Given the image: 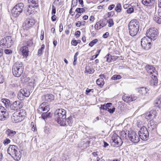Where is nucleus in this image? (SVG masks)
Here are the masks:
<instances>
[{
  "label": "nucleus",
  "mask_w": 161,
  "mask_h": 161,
  "mask_svg": "<svg viewBox=\"0 0 161 161\" xmlns=\"http://www.w3.org/2000/svg\"><path fill=\"white\" fill-rule=\"evenodd\" d=\"M66 111L63 109H58L55 112L54 114L57 122L61 126H65L66 124L65 119Z\"/></svg>",
  "instance_id": "1"
},
{
  "label": "nucleus",
  "mask_w": 161,
  "mask_h": 161,
  "mask_svg": "<svg viewBox=\"0 0 161 161\" xmlns=\"http://www.w3.org/2000/svg\"><path fill=\"white\" fill-rule=\"evenodd\" d=\"M139 23L138 20L136 19L132 20L128 25L129 33L132 36H136L139 30Z\"/></svg>",
  "instance_id": "2"
},
{
  "label": "nucleus",
  "mask_w": 161,
  "mask_h": 161,
  "mask_svg": "<svg viewBox=\"0 0 161 161\" xmlns=\"http://www.w3.org/2000/svg\"><path fill=\"white\" fill-rule=\"evenodd\" d=\"M24 66L22 63L17 61L15 63L12 68L13 75L16 77H20L23 72Z\"/></svg>",
  "instance_id": "3"
},
{
  "label": "nucleus",
  "mask_w": 161,
  "mask_h": 161,
  "mask_svg": "<svg viewBox=\"0 0 161 161\" xmlns=\"http://www.w3.org/2000/svg\"><path fill=\"white\" fill-rule=\"evenodd\" d=\"M7 152L14 160L19 161L21 158L20 152L15 145H10L7 150Z\"/></svg>",
  "instance_id": "4"
},
{
  "label": "nucleus",
  "mask_w": 161,
  "mask_h": 161,
  "mask_svg": "<svg viewBox=\"0 0 161 161\" xmlns=\"http://www.w3.org/2000/svg\"><path fill=\"white\" fill-rule=\"evenodd\" d=\"M26 112L23 110H20L19 112H15L11 117V120L14 123H17L23 120L26 116Z\"/></svg>",
  "instance_id": "5"
},
{
  "label": "nucleus",
  "mask_w": 161,
  "mask_h": 161,
  "mask_svg": "<svg viewBox=\"0 0 161 161\" xmlns=\"http://www.w3.org/2000/svg\"><path fill=\"white\" fill-rule=\"evenodd\" d=\"M13 44L11 37L7 36L2 39L0 41L1 47L3 48H6L11 47Z\"/></svg>",
  "instance_id": "6"
},
{
  "label": "nucleus",
  "mask_w": 161,
  "mask_h": 161,
  "mask_svg": "<svg viewBox=\"0 0 161 161\" xmlns=\"http://www.w3.org/2000/svg\"><path fill=\"white\" fill-rule=\"evenodd\" d=\"M24 7V4L22 3L17 4L11 10L12 15L15 17H18L22 12Z\"/></svg>",
  "instance_id": "7"
},
{
  "label": "nucleus",
  "mask_w": 161,
  "mask_h": 161,
  "mask_svg": "<svg viewBox=\"0 0 161 161\" xmlns=\"http://www.w3.org/2000/svg\"><path fill=\"white\" fill-rule=\"evenodd\" d=\"M158 35V30L154 28H152L147 31L146 37L149 38L151 40L154 41L157 38Z\"/></svg>",
  "instance_id": "8"
},
{
  "label": "nucleus",
  "mask_w": 161,
  "mask_h": 161,
  "mask_svg": "<svg viewBox=\"0 0 161 161\" xmlns=\"http://www.w3.org/2000/svg\"><path fill=\"white\" fill-rule=\"evenodd\" d=\"M152 40L149 38L145 36L141 40V44L142 47L146 50L150 49L152 46Z\"/></svg>",
  "instance_id": "9"
},
{
  "label": "nucleus",
  "mask_w": 161,
  "mask_h": 161,
  "mask_svg": "<svg viewBox=\"0 0 161 161\" xmlns=\"http://www.w3.org/2000/svg\"><path fill=\"white\" fill-rule=\"evenodd\" d=\"M139 136L142 140H147L148 138V131L146 127L143 126L138 132Z\"/></svg>",
  "instance_id": "10"
},
{
  "label": "nucleus",
  "mask_w": 161,
  "mask_h": 161,
  "mask_svg": "<svg viewBox=\"0 0 161 161\" xmlns=\"http://www.w3.org/2000/svg\"><path fill=\"white\" fill-rule=\"evenodd\" d=\"M24 104L22 102L19 101H16L10 105V108L13 111H15L22 108Z\"/></svg>",
  "instance_id": "11"
},
{
  "label": "nucleus",
  "mask_w": 161,
  "mask_h": 161,
  "mask_svg": "<svg viewBox=\"0 0 161 161\" xmlns=\"http://www.w3.org/2000/svg\"><path fill=\"white\" fill-rule=\"evenodd\" d=\"M36 23V20L32 17L28 18L25 21L23 24V26L25 27L26 29L27 30L33 26Z\"/></svg>",
  "instance_id": "12"
},
{
  "label": "nucleus",
  "mask_w": 161,
  "mask_h": 161,
  "mask_svg": "<svg viewBox=\"0 0 161 161\" xmlns=\"http://www.w3.org/2000/svg\"><path fill=\"white\" fill-rule=\"evenodd\" d=\"M128 137L130 140L134 143H137L140 141L139 136L134 131L128 133Z\"/></svg>",
  "instance_id": "13"
},
{
  "label": "nucleus",
  "mask_w": 161,
  "mask_h": 161,
  "mask_svg": "<svg viewBox=\"0 0 161 161\" xmlns=\"http://www.w3.org/2000/svg\"><path fill=\"white\" fill-rule=\"evenodd\" d=\"M8 114L6 109L3 107L0 106V120H5L8 117Z\"/></svg>",
  "instance_id": "14"
},
{
  "label": "nucleus",
  "mask_w": 161,
  "mask_h": 161,
  "mask_svg": "<svg viewBox=\"0 0 161 161\" xmlns=\"http://www.w3.org/2000/svg\"><path fill=\"white\" fill-rule=\"evenodd\" d=\"M156 110H152L149 112H147L145 114V118L147 120H153L157 115Z\"/></svg>",
  "instance_id": "15"
},
{
  "label": "nucleus",
  "mask_w": 161,
  "mask_h": 161,
  "mask_svg": "<svg viewBox=\"0 0 161 161\" xmlns=\"http://www.w3.org/2000/svg\"><path fill=\"white\" fill-rule=\"evenodd\" d=\"M145 69L148 73L149 74L150 76L153 75H158V72L155 70V67L153 66L147 65L145 66Z\"/></svg>",
  "instance_id": "16"
},
{
  "label": "nucleus",
  "mask_w": 161,
  "mask_h": 161,
  "mask_svg": "<svg viewBox=\"0 0 161 161\" xmlns=\"http://www.w3.org/2000/svg\"><path fill=\"white\" fill-rule=\"evenodd\" d=\"M112 139L113 142L116 143L118 146H121L123 143L122 138L116 134H114L113 135Z\"/></svg>",
  "instance_id": "17"
},
{
  "label": "nucleus",
  "mask_w": 161,
  "mask_h": 161,
  "mask_svg": "<svg viewBox=\"0 0 161 161\" xmlns=\"http://www.w3.org/2000/svg\"><path fill=\"white\" fill-rule=\"evenodd\" d=\"M30 5H28L26 6L25 8L24 12L25 13L26 15H29L31 14H34L37 12L34 8Z\"/></svg>",
  "instance_id": "18"
},
{
  "label": "nucleus",
  "mask_w": 161,
  "mask_h": 161,
  "mask_svg": "<svg viewBox=\"0 0 161 161\" xmlns=\"http://www.w3.org/2000/svg\"><path fill=\"white\" fill-rule=\"evenodd\" d=\"M147 126L149 131L151 130L152 132H153L156 131L157 125L155 122L153 120H150L148 122Z\"/></svg>",
  "instance_id": "19"
},
{
  "label": "nucleus",
  "mask_w": 161,
  "mask_h": 161,
  "mask_svg": "<svg viewBox=\"0 0 161 161\" xmlns=\"http://www.w3.org/2000/svg\"><path fill=\"white\" fill-rule=\"evenodd\" d=\"M90 141L88 140L87 138H85L82 140L79 144V146L81 149H83L88 147L90 144Z\"/></svg>",
  "instance_id": "20"
},
{
  "label": "nucleus",
  "mask_w": 161,
  "mask_h": 161,
  "mask_svg": "<svg viewBox=\"0 0 161 161\" xmlns=\"http://www.w3.org/2000/svg\"><path fill=\"white\" fill-rule=\"evenodd\" d=\"M136 98V97L134 95L129 96L125 94L122 97L123 100L126 103H130L132 101L135 100Z\"/></svg>",
  "instance_id": "21"
},
{
  "label": "nucleus",
  "mask_w": 161,
  "mask_h": 161,
  "mask_svg": "<svg viewBox=\"0 0 161 161\" xmlns=\"http://www.w3.org/2000/svg\"><path fill=\"white\" fill-rule=\"evenodd\" d=\"M50 107L48 104L45 102L42 103L39 106L38 111L39 112L42 111H46L48 112L49 110Z\"/></svg>",
  "instance_id": "22"
},
{
  "label": "nucleus",
  "mask_w": 161,
  "mask_h": 161,
  "mask_svg": "<svg viewBox=\"0 0 161 161\" xmlns=\"http://www.w3.org/2000/svg\"><path fill=\"white\" fill-rule=\"evenodd\" d=\"M107 25V21L106 20L104 19L100 20L97 22L95 25V28L96 29H100L104 26H106Z\"/></svg>",
  "instance_id": "23"
},
{
  "label": "nucleus",
  "mask_w": 161,
  "mask_h": 161,
  "mask_svg": "<svg viewBox=\"0 0 161 161\" xmlns=\"http://www.w3.org/2000/svg\"><path fill=\"white\" fill-rule=\"evenodd\" d=\"M149 91L148 89L145 87H142L138 88L137 91L142 96H147L148 94V92Z\"/></svg>",
  "instance_id": "24"
},
{
  "label": "nucleus",
  "mask_w": 161,
  "mask_h": 161,
  "mask_svg": "<svg viewBox=\"0 0 161 161\" xmlns=\"http://www.w3.org/2000/svg\"><path fill=\"white\" fill-rule=\"evenodd\" d=\"M142 2L144 5L148 7L154 6L155 3V0H142Z\"/></svg>",
  "instance_id": "25"
},
{
  "label": "nucleus",
  "mask_w": 161,
  "mask_h": 161,
  "mask_svg": "<svg viewBox=\"0 0 161 161\" xmlns=\"http://www.w3.org/2000/svg\"><path fill=\"white\" fill-rule=\"evenodd\" d=\"M20 51L23 56L27 57L28 55L29 50L27 46L22 47L20 49Z\"/></svg>",
  "instance_id": "26"
},
{
  "label": "nucleus",
  "mask_w": 161,
  "mask_h": 161,
  "mask_svg": "<svg viewBox=\"0 0 161 161\" xmlns=\"http://www.w3.org/2000/svg\"><path fill=\"white\" fill-rule=\"evenodd\" d=\"M157 75H153L151 76V79L150 81V84L152 86H156L158 83V80L157 77Z\"/></svg>",
  "instance_id": "27"
},
{
  "label": "nucleus",
  "mask_w": 161,
  "mask_h": 161,
  "mask_svg": "<svg viewBox=\"0 0 161 161\" xmlns=\"http://www.w3.org/2000/svg\"><path fill=\"white\" fill-rule=\"evenodd\" d=\"M45 99L48 102H51L54 99V96L52 94H47L45 95Z\"/></svg>",
  "instance_id": "28"
},
{
  "label": "nucleus",
  "mask_w": 161,
  "mask_h": 161,
  "mask_svg": "<svg viewBox=\"0 0 161 161\" xmlns=\"http://www.w3.org/2000/svg\"><path fill=\"white\" fill-rule=\"evenodd\" d=\"M129 131L127 130L125 131L123 130L120 132V137L121 138H122L123 139H125L126 138L127 136H128V133H129Z\"/></svg>",
  "instance_id": "29"
},
{
  "label": "nucleus",
  "mask_w": 161,
  "mask_h": 161,
  "mask_svg": "<svg viewBox=\"0 0 161 161\" xmlns=\"http://www.w3.org/2000/svg\"><path fill=\"white\" fill-rule=\"evenodd\" d=\"M20 91L23 94L25 97H28L30 95V92L28 91L26 88L21 89Z\"/></svg>",
  "instance_id": "30"
},
{
  "label": "nucleus",
  "mask_w": 161,
  "mask_h": 161,
  "mask_svg": "<svg viewBox=\"0 0 161 161\" xmlns=\"http://www.w3.org/2000/svg\"><path fill=\"white\" fill-rule=\"evenodd\" d=\"M48 112L43 113L42 115V117L44 119H45L51 117L52 114L50 113H48Z\"/></svg>",
  "instance_id": "31"
},
{
  "label": "nucleus",
  "mask_w": 161,
  "mask_h": 161,
  "mask_svg": "<svg viewBox=\"0 0 161 161\" xmlns=\"http://www.w3.org/2000/svg\"><path fill=\"white\" fill-rule=\"evenodd\" d=\"M28 2L29 3L34 5H31L33 7H35L38 6V0H28Z\"/></svg>",
  "instance_id": "32"
},
{
  "label": "nucleus",
  "mask_w": 161,
  "mask_h": 161,
  "mask_svg": "<svg viewBox=\"0 0 161 161\" xmlns=\"http://www.w3.org/2000/svg\"><path fill=\"white\" fill-rule=\"evenodd\" d=\"M6 134L8 136H12L14 135L16 132L15 131L8 129L6 131Z\"/></svg>",
  "instance_id": "33"
},
{
  "label": "nucleus",
  "mask_w": 161,
  "mask_h": 161,
  "mask_svg": "<svg viewBox=\"0 0 161 161\" xmlns=\"http://www.w3.org/2000/svg\"><path fill=\"white\" fill-rule=\"evenodd\" d=\"M97 85L102 87L104 84V80L102 78L98 79L96 81Z\"/></svg>",
  "instance_id": "34"
},
{
  "label": "nucleus",
  "mask_w": 161,
  "mask_h": 161,
  "mask_svg": "<svg viewBox=\"0 0 161 161\" xmlns=\"http://www.w3.org/2000/svg\"><path fill=\"white\" fill-rule=\"evenodd\" d=\"M153 20L158 24H161V17L160 18L158 16H157L155 15L153 17Z\"/></svg>",
  "instance_id": "35"
},
{
  "label": "nucleus",
  "mask_w": 161,
  "mask_h": 161,
  "mask_svg": "<svg viewBox=\"0 0 161 161\" xmlns=\"http://www.w3.org/2000/svg\"><path fill=\"white\" fill-rule=\"evenodd\" d=\"M17 96L19 99L20 100H24L25 97L20 91L18 92Z\"/></svg>",
  "instance_id": "36"
},
{
  "label": "nucleus",
  "mask_w": 161,
  "mask_h": 161,
  "mask_svg": "<svg viewBox=\"0 0 161 161\" xmlns=\"http://www.w3.org/2000/svg\"><path fill=\"white\" fill-rule=\"evenodd\" d=\"M85 72L87 73L88 74H92L94 72V70L93 69L90 68L89 67H86L85 69Z\"/></svg>",
  "instance_id": "37"
},
{
  "label": "nucleus",
  "mask_w": 161,
  "mask_h": 161,
  "mask_svg": "<svg viewBox=\"0 0 161 161\" xmlns=\"http://www.w3.org/2000/svg\"><path fill=\"white\" fill-rule=\"evenodd\" d=\"M115 10L117 12H120L121 10V5L120 3H118L115 8Z\"/></svg>",
  "instance_id": "38"
},
{
  "label": "nucleus",
  "mask_w": 161,
  "mask_h": 161,
  "mask_svg": "<svg viewBox=\"0 0 161 161\" xmlns=\"http://www.w3.org/2000/svg\"><path fill=\"white\" fill-rule=\"evenodd\" d=\"M112 56L109 54H107L106 56L104 57V58L106 59L107 62L108 63H110L112 61Z\"/></svg>",
  "instance_id": "39"
},
{
  "label": "nucleus",
  "mask_w": 161,
  "mask_h": 161,
  "mask_svg": "<svg viewBox=\"0 0 161 161\" xmlns=\"http://www.w3.org/2000/svg\"><path fill=\"white\" fill-rule=\"evenodd\" d=\"M44 48L45 45L44 44L42 45L41 48L39 49L38 51V56H40L42 54V51Z\"/></svg>",
  "instance_id": "40"
},
{
  "label": "nucleus",
  "mask_w": 161,
  "mask_h": 161,
  "mask_svg": "<svg viewBox=\"0 0 161 161\" xmlns=\"http://www.w3.org/2000/svg\"><path fill=\"white\" fill-rule=\"evenodd\" d=\"M75 11L76 12H77L78 13L81 14V13H83L85 12V10L84 8H77Z\"/></svg>",
  "instance_id": "41"
},
{
  "label": "nucleus",
  "mask_w": 161,
  "mask_h": 161,
  "mask_svg": "<svg viewBox=\"0 0 161 161\" xmlns=\"http://www.w3.org/2000/svg\"><path fill=\"white\" fill-rule=\"evenodd\" d=\"M72 117L71 116H70L66 119H65V122H67L68 124L70 125H71L72 123Z\"/></svg>",
  "instance_id": "42"
},
{
  "label": "nucleus",
  "mask_w": 161,
  "mask_h": 161,
  "mask_svg": "<svg viewBox=\"0 0 161 161\" xmlns=\"http://www.w3.org/2000/svg\"><path fill=\"white\" fill-rule=\"evenodd\" d=\"M98 41V40L97 39H96L93 40L89 44V46L91 47H92Z\"/></svg>",
  "instance_id": "43"
},
{
  "label": "nucleus",
  "mask_w": 161,
  "mask_h": 161,
  "mask_svg": "<svg viewBox=\"0 0 161 161\" xmlns=\"http://www.w3.org/2000/svg\"><path fill=\"white\" fill-rule=\"evenodd\" d=\"M3 102L4 103L6 108L8 107L10 104L9 100L6 99H4L3 100Z\"/></svg>",
  "instance_id": "44"
},
{
  "label": "nucleus",
  "mask_w": 161,
  "mask_h": 161,
  "mask_svg": "<svg viewBox=\"0 0 161 161\" xmlns=\"http://www.w3.org/2000/svg\"><path fill=\"white\" fill-rule=\"evenodd\" d=\"M121 78V77L120 75H114L111 77V79L115 80L120 79Z\"/></svg>",
  "instance_id": "45"
},
{
  "label": "nucleus",
  "mask_w": 161,
  "mask_h": 161,
  "mask_svg": "<svg viewBox=\"0 0 161 161\" xmlns=\"http://www.w3.org/2000/svg\"><path fill=\"white\" fill-rule=\"evenodd\" d=\"M79 54L78 52H76L74 56V60L73 63V65H75L76 64V61L77 59V57Z\"/></svg>",
  "instance_id": "46"
},
{
  "label": "nucleus",
  "mask_w": 161,
  "mask_h": 161,
  "mask_svg": "<svg viewBox=\"0 0 161 161\" xmlns=\"http://www.w3.org/2000/svg\"><path fill=\"white\" fill-rule=\"evenodd\" d=\"M134 11V9L132 7L130 6L127 10V12L128 14H131L133 13Z\"/></svg>",
  "instance_id": "47"
},
{
  "label": "nucleus",
  "mask_w": 161,
  "mask_h": 161,
  "mask_svg": "<svg viewBox=\"0 0 161 161\" xmlns=\"http://www.w3.org/2000/svg\"><path fill=\"white\" fill-rule=\"evenodd\" d=\"M107 22L109 24L108 26L109 27H111L114 25L113 20L112 19H110L108 20L107 21Z\"/></svg>",
  "instance_id": "48"
},
{
  "label": "nucleus",
  "mask_w": 161,
  "mask_h": 161,
  "mask_svg": "<svg viewBox=\"0 0 161 161\" xmlns=\"http://www.w3.org/2000/svg\"><path fill=\"white\" fill-rule=\"evenodd\" d=\"M77 0H72L71 7L73 8L77 5Z\"/></svg>",
  "instance_id": "49"
},
{
  "label": "nucleus",
  "mask_w": 161,
  "mask_h": 161,
  "mask_svg": "<svg viewBox=\"0 0 161 161\" xmlns=\"http://www.w3.org/2000/svg\"><path fill=\"white\" fill-rule=\"evenodd\" d=\"M5 53L6 54H10L12 53V51L10 49H6L4 50Z\"/></svg>",
  "instance_id": "50"
},
{
  "label": "nucleus",
  "mask_w": 161,
  "mask_h": 161,
  "mask_svg": "<svg viewBox=\"0 0 161 161\" xmlns=\"http://www.w3.org/2000/svg\"><path fill=\"white\" fill-rule=\"evenodd\" d=\"M4 77L2 73L0 72V84L3 83L4 82Z\"/></svg>",
  "instance_id": "51"
},
{
  "label": "nucleus",
  "mask_w": 161,
  "mask_h": 161,
  "mask_svg": "<svg viewBox=\"0 0 161 161\" xmlns=\"http://www.w3.org/2000/svg\"><path fill=\"white\" fill-rule=\"evenodd\" d=\"M10 142L11 141L10 139L8 138H6L4 140L3 143L5 145H6L10 143Z\"/></svg>",
  "instance_id": "52"
},
{
  "label": "nucleus",
  "mask_w": 161,
  "mask_h": 161,
  "mask_svg": "<svg viewBox=\"0 0 161 161\" xmlns=\"http://www.w3.org/2000/svg\"><path fill=\"white\" fill-rule=\"evenodd\" d=\"M155 103L158 105H161V96L155 102Z\"/></svg>",
  "instance_id": "53"
},
{
  "label": "nucleus",
  "mask_w": 161,
  "mask_h": 161,
  "mask_svg": "<svg viewBox=\"0 0 161 161\" xmlns=\"http://www.w3.org/2000/svg\"><path fill=\"white\" fill-rule=\"evenodd\" d=\"M115 108H113L112 109L108 108V109L107 111L109 112L110 114H113L115 110Z\"/></svg>",
  "instance_id": "54"
},
{
  "label": "nucleus",
  "mask_w": 161,
  "mask_h": 161,
  "mask_svg": "<svg viewBox=\"0 0 161 161\" xmlns=\"http://www.w3.org/2000/svg\"><path fill=\"white\" fill-rule=\"evenodd\" d=\"M56 13V8L53 5L52 6V10L51 14L52 15H54V14H55Z\"/></svg>",
  "instance_id": "55"
},
{
  "label": "nucleus",
  "mask_w": 161,
  "mask_h": 161,
  "mask_svg": "<svg viewBox=\"0 0 161 161\" xmlns=\"http://www.w3.org/2000/svg\"><path fill=\"white\" fill-rule=\"evenodd\" d=\"M100 108H101V109H103V110H107V108L106 107V106L105 105V104H104L103 105H101Z\"/></svg>",
  "instance_id": "56"
},
{
  "label": "nucleus",
  "mask_w": 161,
  "mask_h": 161,
  "mask_svg": "<svg viewBox=\"0 0 161 161\" xmlns=\"http://www.w3.org/2000/svg\"><path fill=\"white\" fill-rule=\"evenodd\" d=\"M78 44V42L77 41L75 40H72L71 41V44L73 45L76 46Z\"/></svg>",
  "instance_id": "57"
},
{
  "label": "nucleus",
  "mask_w": 161,
  "mask_h": 161,
  "mask_svg": "<svg viewBox=\"0 0 161 161\" xmlns=\"http://www.w3.org/2000/svg\"><path fill=\"white\" fill-rule=\"evenodd\" d=\"M80 32L79 31H77L75 33V35L76 36V37H78L80 36Z\"/></svg>",
  "instance_id": "58"
},
{
  "label": "nucleus",
  "mask_w": 161,
  "mask_h": 161,
  "mask_svg": "<svg viewBox=\"0 0 161 161\" xmlns=\"http://www.w3.org/2000/svg\"><path fill=\"white\" fill-rule=\"evenodd\" d=\"M69 156L65 154H64L63 155V158L64 160H67L68 159H69Z\"/></svg>",
  "instance_id": "59"
},
{
  "label": "nucleus",
  "mask_w": 161,
  "mask_h": 161,
  "mask_svg": "<svg viewBox=\"0 0 161 161\" xmlns=\"http://www.w3.org/2000/svg\"><path fill=\"white\" fill-rule=\"evenodd\" d=\"M158 15L161 17V8L159 7L157 11Z\"/></svg>",
  "instance_id": "60"
},
{
  "label": "nucleus",
  "mask_w": 161,
  "mask_h": 161,
  "mask_svg": "<svg viewBox=\"0 0 161 161\" xmlns=\"http://www.w3.org/2000/svg\"><path fill=\"white\" fill-rule=\"evenodd\" d=\"M109 35V33L108 32H106L103 35V37L104 38H107Z\"/></svg>",
  "instance_id": "61"
},
{
  "label": "nucleus",
  "mask_w": 161,
  "mask_h": 161,
  "mask_svg": "<svg viewBox=\"0 0 161 161\" xmlns=\"http://www.w3.org/2000/svg\"><path fill=\"white\" fill-rule=\"evenodd\" d=\"M40 38L41 40H42L44 39V31H41V36Z\"/></svg>",
  "instance_id": "62"
},
{
  "label": "nucleus",
  "mask_w": 161,
  "mask_h": 161,
  "mask_svg": "<svg viewBox=\"0 0 161 161\" xmlns=\"http://www.w3.org/2000/svg\"><path fill=\"white\" fill-rule=\"evenodd\" d=\"M115 5L114 4H111L109 5L108 7V9L109 10H112L114 7Z\"/></svg>",
  "instance_id": "63"
},
{
  "label": "nucleus",
  "mask_w": 161,
  "mask_h": 161,
  "mask_svg": "<svg viewBox=\"0 0 161 161\" xmlns=\"http://www.w3.org/2000/svg\"><path fill=\"white\" fill-rule=\"evenodd\" d=\"M105 105L108 109L109 107H110L112 105V103H108L106 104H105Z\"/></svg>",
  "instance_id": "64"
}]
</instances>
